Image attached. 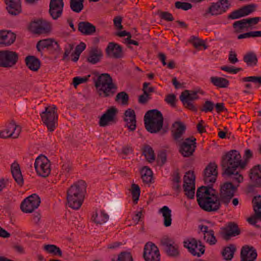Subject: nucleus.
<instances>
[{"label": "nucleus", "instance_id": "obj_29", "mask_svg": "<svg viewBox=\"0 0 261 261\" xmlns=\"http://www.w3.org/2000/svg\"><path fill=\"white\" fill-rule=\"evenodd\" d=\"M257 255L256 250L252 246L246 245L241 249V261H254L256 258Z\"/></svg>", "mask_w": 261, "mask_h": 261}, {"label": "nucleus", "instance_id": "obj_60", "mask_svg": "<svg viewBox=\"0 0 261 261\" xmlns=\"http://www.w3.org/2000/svg\"><path fill=\"white\" fill-rule=\"evenodd\" d=\"M73 47L74 45L72 44H69L67 46L65 47V52L63 57V60H65L68 58Z\"/></svg>", "mask_w": 261, "mask_h": 261}, {"label": "nucleus", "instance_id": "obj_33", "mask_svg": "<svg viewBox=\"0 0 261 261\" xmlns=\"http://www.w3.org/2000/svg\"><path fill=\"white\" fill-rule=\"evenodd\" d=\"M250 178L254 186L261 187V165H256L250 170Z\"/></svg>", "mask_w": 261, "mask_h": 261}, {"label": "nucleus", "instance_id": "obj_37", "mask_svg": "<svg viewBox=\"0 0 261 261\" xmlns=\"http://www.w3.org/2000/svg\"><path fill=\"white\" fill-rule=\"evenodd\" d=\"M2 36L1 46H8L14 43L16 39V35L10 31L4 30Z\"/></svg>", "mask_w": 261, "mask_h": 261}, {"label": "nucleus", "instance_id": "obj_28", "mask_svg": "<svg viewBox=\"0 0 261 261\" xmlns=\"http://www.w3.org/2000/svg\"><path fill=\"white\" fill-rule=\"evenodd\" d=\"M124 121L125 122V126L132 132L136 128V115L135 111L132 109H127L124 113Z\"/></svg>", "mask_w": 261, "mask_h": 261}, {"label": "nucleus", "instance_id": "obj_36", "mask_svg": "<svg viewBox=\"0 0 261 261\" xmlns=\"http://www.w3.org/2000/svg\"><path fill=\"white\" fill-rule=\"evenodd\" d=\"M25 62L27 66L31 70L37 71L40 67V61L39 59L33 56H29L25 58Z\"/></svg>", "mask_w": 261, "mask_h": 261}, {"label": "nucleus", "instance_id": "obj_25", "mask_svg": "<svg viewBox=\"0 0 261 261\" xmlns=\"http://www.w3.org/2000/svg\"><path fill=\"white\" fill-rule=\"evenodd\" d=\"M117 113L118 110L115 107H111L108 109L100 118L99 126L105 127L107 126L110 122L114 121Z\"/></svg>", "mask_w": 261, "mask_h": 261}, {"label": "nucleus", "instance_id": "obj_35", "mask_svg": "<svg viewBox=\"0 0 261 261\" xmlns=\"http://www.w3.org/2000/svg\"><path fill=\"white\" fill-rule=\"evenodd\" d=\"M11 171L15 181L20 186L23 184V178L21 174L19 165L17 162H14L11 166Z\"/></svg>", "mask_w": 261, "mask_h": 261}, {"label": "nucleus", "instance_id": "obj_41", "mask_svg": "<svg viewBox=\"0 0 261 261\" xmlns=\"http://www.w3.org/2000/svg\"><path fill=\"white\" fill-rule=\"evenodd\" d=\"M141 178L143 181L146 184H150L152 182V172L151 170L147 166L142 168L141 170Z\"/></svg>", "mask_w": 261, "mask_h": 261}, {"label": "nucleus", "instance_id": "obj_56", "mask_svg": "<svg viewBox=\"0 0 261 261\" xmlns=\"http://www.w3.org/2000/svg\"><path fill=\"white\" fill-rule=\"evenodd\" d=\"M191 42L195 48H198L202 46L204 47V49L207 48V46L204 44V41L198 38L193 37Z\"/></svg>", "mask_w": 261, "mask_h": 261}, {"label": "nucleus", "instance_id": "obj_39", "mask_svg": "<svg viewBox=\"0 0 261 261\" xmlns=\"http://www.w3.org/2000/svg\"><path fill=\"white\" fill-rule=\"evenodd\" d=\"M236 251V247L233 244H229L224 247L221 252L223 258L227 261L231 260L233 257L234 252Z\"/></svg>", "mask_w": 261, "mask_h": 261}, {"label": "nucleus", "instance_id": "obj_47", "mask_svg": "<svg viewBox=\"0 0 261 261\" xmlns=\"http://www.w3.org/2000/svg\"><path fill=\"white\" fill-rule=\"evenodd\" d=\"M131 193L134 202L137 203L140 195V189L138 185L133 184L132 185Z\"/></svg>", "mask_w": 261, "mask_h": 261}, {"label": "nucleus", "instance_id": "obj_42", "mask_svg": "<svg viewBox=\"0 0 261 261\" xmlns=\"http://www.w3.org/2000/svg\"><path fill=\"white\" fill-rule=\"evenodd\" d=\"M210 81L214 86L219 88H226L229 85V81L224 77L212 76Z\"/></svg>", "mask_w": 261, "mask_h": 261}, {"label": "nucleus", "instance_id": "obj_21", "mask_svg": "<svg viewBox=\"0 0 261 261\" xmlns=\"http://www.w3.org/2000/svg\"><path fill=\"white\" fill-rule=\"evenodd\" d=\"M30 29L34 34H46L51 31V23L45 20L39 19L32 22Z\"/></svg>", "mask_w": 261, "mask_h": 261}, {"label": "nucleus", "instance_id": "obj_53", "mask_svg": "<svg viewBox=\"0 0 261 261\" xmlns=\"http://www.w3.org/2000/svg\"><path fill=\"white\" fill-rule=\"evenodd\" d=\"M167 161V154L165 151H162L158 154L157 163L160 166H163Z\"/></svg>", "mask_w": 261, "mask_h": 261}, {"label": "nucleus", "instance_id": "obj_50", "mask_svg": "<svg viewBox=\"0 0 261 261\" xmlns=\"http://www.w3.org/2000/svg\"><path fill=\"white\" fill-rule=\"evenodd\" d=\"M215 105L213 102L210 100H206L204 103L202 107L200 109L201 111L207 113L212 112L214 108Z\"/></svg>", "mask_w": 261, "mask_h": 261}, {"label": "nucleus", "instance_id": "obj_11", "mask_svg": "<svg viewBox=\"0 0 261 261\" xmlns=\"http://www.w3.org/2000/svg\"><path fill=\"white\" fill-rule=\"evenodd\" d=\"M196 139L193 137L186 138L179 144V152L184 157H190L193 154L196 148Z\"/></svg>", "mask_w": 261, "mask_h": 261}, {"label": "nucleus", "instance_id": "obj_26", "mask_svg": "<svg viewBox=\"0 0 261 261\" xmlns=\"http://www.w3.org/2000/svg\"><path fill=\"white\" fill-rule=\"evenodd\" d=\"M106 53L108 57L115 59H119L123 57L122 47L113 42L109 43L106 48Z\"/></svg>", "mask_w": 261, "mask_h": 261}, {"label": "nucleus", "instance_id": "obj_3", "mask_svg": "<svg viewBox=\"0 0 261 261\" xmlns=\"http://www.w3.org/2000/svg\"><path fill=\"white\" fill-rule=\"evenodd\" d=\"M86 184L83 180L71 185L67 191V201L68 206L74 210H79L82 206L86 192Z\"/></svg>", "mask_w": 261, "mask_h": 261}, {"label": "nucleus", "instance_id": "obj_44", "mask_svg": "<svg viewBox=\"0 0 261 261\" xmlns=\"http://www.w3.org/2000/svg\"><path fill=\"white\" fill-rule=\"evenodd\" d=\"M84 0H70V7L74 12L80 13L84 9Z\"/></svg>", "mask_w": 261, "mask_h": 261}, {"label": "nucleus", "instance_id": "obj_13", "mask_svg": "<svg viewBox=\"0 0 261 261\" xmlns=\"http://www.w3.org/2000/svg\"><path fill=\"white\" fill-rule=\"evenodd\" d=\"M195 176L193 171L187 172L184 177L183 188L185 194L189 199H193L195 195Z\"/></svg>", "mask_w": 261, "mask_h": 261}, {"label": "nucleus", "instance_id": "obj_16", "mask_svg": "<svg viewBox=\"0 0 261 261\" xmlns=\"http://www.w3.org/2000/svg\"><path fill=\"white\" fill-rule=\"evenodd\" d=\"M184 246L193 256L200 257L205 252V246L202 245L200 241H197L194 238H191L185 241Z\"/></svg>", "mask_w": 261, "mask_h": 261}, {"label": "nucleus", "instance_id": "obj_24", "mask_svg": "<svg viewBox=\"0 0 261 261\" xmlns=\"http://www.w3.org/2000/svg\"><path fill=\"white\" fill-rule=\"evenodd\" d=\"M20 132V127L17 125L14 120H12L6 129L0 130V137L4 139L9 137L15 139L18 138Z\"/></svg>", "mask_w": 261, "mask_h": 261}, {"label": "nucleus", "instance_id": "obj_48", "mask_svg": "<svg viewBox=\"0 0 261 261\" xmlns=\"http://www.w3.org/2000/svg\"><path fill=\"white\" fill-rule=\"evenodd\" d=\"M204 239L209 244L213 245L216 244L217 240L214 235V231L212 229H210L207 233L204 235Z\"/></svg>", "mask_w": 261, "mask_h": 261}, {"label": "nucleus", "instance_id": "obj_5", "mask_svg": "<svg viewBox=\"0 0 261 261\" xmlns=\"http://www.w3.org/2000/svg\"><path fill=\"white\" fill-rule=\"evenodd\" d=\"M145 127L151 133L159 132L163 128L164 118L162 113L157 109L149 110L144 117Z\"/></svg>", "mask_w": 261, "mask_h": 261}, {"label": "nucleus", "instance_id": "obj_63", "mask_svg": "<svg viewBox=\"0 0 261 261\" xmlns=\"http://www.w3.org/2000/svg\"><path fill=\"white\" fill-rule=\"evenodd\" d=\"M114 25L118 29L121 30L123 26L121 24L122 18L120 16L115 17L113 20Z\"/></svg>", "mask_w": 261, "mask_h": 261}, {"label": "nucleus", "instance_id": "obj_4", "mask_svg": "<svg viewBox=\"0 0 261 261\" xmlns=\"http://www.w3.org/2000/svg\"><path fill=\"white\" fill-rule=\"evenodd\" d=\"M95 87L98 95L101 97H112L117 90V85L113 82V80L108 73H102L94 79Z\"/></svg>", "mask_w": 261, "mask_h": 261}, {"label": "nucleus", "instance_id": "obj_30", "mask_svg": "<svg viewBox=\"0 0 261 261\" xmlns=\"http://www.w3.org/2000/svg\"><path fill=\"white\" fill-rule=\"evenodd\" d=\"M6 10L11 15L16 16L21 12V5L20 0H4Z\"/></svg>", "mask_w": 261, "mask_h": 261}, {"label": "nucleus", "instance_id": "obj_40", "mask_svg": "<svg viewBox=\"0 0 261 261\" xmlns=\"http://www.w3.org/2000/svg\"><path fill=\"white\" fill-rule=\"evenodd\" d=\"M164 218V225L165 227L171 226L172 223L171 210L167 206H164L160 210Z\"/></svg>", "mask_w": 261, "mask_h": 261}, {"label": "nucleus", "instance_id": "obj_14", "mask_svg": "<svg viewBox=\"0 0 261 261\" xmlns=\"http://www.w3.org/2000/svg\"><path fill=\"white\" fill-rule=\"evenodd\" d=\"M40 202V198L38 195L33 194L23 200L21 203L20 208L22 212L31 213L38 208Z\"/></svg>", "mask_w": 261, "mask_h": 261}, {"label": "nucleus", "instance_id": "obj_59", "mask_svg": "<svg viewBox=\"0 0 261 261\" xmlns=\"http://www.w3.org/2000/svg\"><path fill=\"white\" fill-rule=\"evenodd\" d=\"M228 61L231 64H235L238 62L239 60L237 57V54L234 51L230 50L228 56Z\"/></svg>", "mask_w": 261, "mask_h": 261}, {"label": "nucleus", "instance_id": "obj_34", "mask_svg": "<svg viewBox=\"0 0 261 261\" xmlns=\"http://www.w3.org/2000/svg\"><path fill=\"white\" fill-rule=\"evenodd\" d=\"M78 31L85 35H92L96 31L95 27L88 21H81L78 24Z\"/></svg>", "mask_w": 261, "mask_h": 261}, {"label": "nucleus", "instance_id": "obj_1", "mask_svg": "<svg viewBox=\"0 0 261 261\" xmlns=\"http://www.w3.org/2000/svg\"><path fill=\"white\" fill-rule=\"evenodd\" d=\"M245 166L246 163L242 161L240 153L236 150H231L222 157L223 175L236 181L238 183L243 181V177L236 170L239 167L243 169Z\"/></svg>", "mask_w": 261, "mask_h": 261}, {"label": "nucleus", "instance_id": "obj_23", "mask_svg": "<svg viewBox=\"0 0 261 261\" xmlns=\"http://www.w3.org/2000/svg\"><path fill=\"white\" fill-rule=\"evenodd\" d=\"M164 251L170 256H176L179 254L178 246L171 239L164 237L161 240Z\"/></svg>", "mask_w": 261, "mask_h": 261}, {"label": "nucleus", "instance_id": "obj_12", "mask_svg": "<svg viewBox=\"0 0 261 261\" xmlns=\"http://www.w3.org/2000/svg\"><path fill=\"white\" fill-rule=\"evenodd\" d=\"M259 21H261L260 17L244 18L236 21L232 24L234 32L240 33L245 30H248L250 28L257 24Z\"/></svg>", "mask_w": 261, "mask_h": 261}, {"label": "nucleus", "instance_id": "obj_52", "mask_svg": "<svg viewBox=\"0 0 261 261\" xmlns=\"http://www.w3.org/2000/svg\"><path fill=\"white\" fill-rule=\"evenodd\" d=\"M175 7L177 9H181L184 10H188L190 9L192 7V5L191 4L187 2H176L175 3Z\"/></svg>", "mask_w": 261, "mask_h": 261}, {"label": "nucleus", "instance_id": "obj_31", "mask_svg": "<svg viewBox=\"0 0 261 261\" xmlns=\"http://www.w3.org/2000/svg\"><path fill=\"white\" fill-rule=\"evenodd\" d=\"M103 57V53L98 47H93L91 48L87 58V61L91 64H96L99 62Z\"/></svg>", "mask_w": 261, "mask_h": 261}, {"label": "nucleus", "instance_id": "obj_38", "mask_svg": "<svg viewBox=\"0 0 261 261\" xmlns=\"http://www.w3.org/2000/svg\"><path fill=\"white\" fill-rule=\"evenodd\" d=\"M243 61L248 66H255L257 65L258 59L255 53L248 51L244 56Z\"/></svg>", "mask_w": 261, "mask_h": 261}, {"label": "nucleus", "instance_id": "obj_46", "mask_svg": "<svg viewBox=\"0 0 261 261\" xmlns=\"http://www.w3.org/2000/svg\"><path fill=\"white\" fill-rule=\"evenodd\" d=\"M252 202L253 203V210L255 214L257 216H261V196L258 195L254 197Z\"/></svg>", "mask_w": 261, "mask_h": 261}, {"label": "nucleus", "instance_id": "obj_15", "mask_svg": "<svg viewBox=\"0 0 261 261\" xmlns=\"http://www.w3.org/2000/svg\"><path fill=\"white\" fill-rule=\"evenodd\" d=\"M197 93V91H196L186 90L181 93L179 96V99L183 105L186 108L194 112H196L197 109L192 101L199 98Z\"/></svg>", "mask_w": 261, "mask_h": 261}, {"label": "nucleus", "instance_id": "obj_55", "mask_svg": "<svg viewBox=\"0 0 261 261\" xmlns=\"http://www.w3.org/2000/svg\"><path fill=\"white\" fill-rule=\"evenodd\" d=\"M220 68L223 71L233 74H237L238 72L242 70L241 68H233V66H221Z\"/></svg>", "mask_w": 261, "mask_h": 261}, {"label": "nucleus", "instance_id": "obj_27", "mask_svg": "<svg viewBox=\"0 0 261 261\" xmlns=\"http://www.w3.org/2000/svg\"><path fill=\"white\" fill-rule=\"evenodd\" d=\"M172 127L174 129L172 130V136L173 140L177 143L183 140L182 136L185 133L186 126L184 123L181 121H175L173 124Z\"/></svg>", "mask_w": 261, "mask_h": 261}, {"label": "nucleus", "instance_id": "obj_19", "mask_svg": "<svg viewBox=\"0 0 261 261\" xmlns=\"http://www.w3.org/2000/svg\"><path fill=\"white\" fill-rule=\"evenodd\" d=\"M218 166L215 162L210 163L203 171V180L205 184L212 185L215 182L217 176Z\"/></svg>", "mask_w": 261, "mask_h": 261}, {"label": "nucleus", "instance_id": "obj_54", "mask_svg": "<svg viewBox=\"0 0 261 261\" xmlns=\"http://www.w3.org/2000/svg\"><path fill=\"white\" fill-rule=\"evenodd\" d=\"M165 101L172 107H175L176 106V96L174 94H168L165 99Z\"/></svg>", "mask_w": 261, "mask_h": 261}, {"label": "nucleus", "instance_id": "obj_18", "mask_svg": "<svg viewBox=\"0 0 261 261\" xmlns=\"http://www.w3.org/2000/svg\"><path fill=\"white\" fill-rule=\"evenodd\" d=\"M143 257L146 261H160V254L157 246L151 242L147 243L144 248Z\"/></svg>", "mask_w": 261, "mask_h": 261}, {"label": "nucleus", "instance_id": "obj_17", "mask_svg": "<svg viewBox=\"0 0 261 261\" xmlns=\"http://www.w3.org/2000/svg\"><path fill=\"white\" fill-rule=\"evenodd\" d=\"M257 7L255 4H248L231 12L227 16L228 19H237L245 17L255 12Z\"/></svg>", "mask_w": 261, "mask_h": 261}, {"label": "nucleus", "instance_id": "obj_64", "mask_svg": "<svg viewBox=\"0 0 261 261\" xmlns=\"http://www.w3.org/2000/svg\"><path fill=\"white\" fill-rule=\"evenodd\" d=\"M71 170V165L69 163H66L62 165V171L66 175L68 174Z\"/></svg>", "mask_w": 261, "mask_h": 261}, {"label": "nucleus", "instance_id": "obj_9", "mask_svg": "<svg viewBox=\"0 0 261 261\" xmlns=\"http://www.w3.org/2000/svg\"><path fill=\"white\" fill-rule=\"evenodd\" d=\"M18 61V54L14 51L3 50L0 51V67L11 68Z\"/></svg>", "mask_w": 261, "mask_h": 261}, {"label": "nucleus", "instance_id": "obj_7", "mask_svg": "<svg viewBox=\"0 0 261 261\" xmlns=\"http://www.w3.org/2000/svg\"><path fill=\"white\" fill-rule=\"evenodd\" d=\"M232 182L227 181L220 186V191L219 198L221 200V203L225 205H228L231 199L237 191L240 183L232 179Z\"/></svg>", "mask_w": 261, "mask_h": 261}, {"label": "nucleus", "instance_id": "obj_57", "mask_svg": "<svg viewBox=\"0 0 261 261\" xmlns=\"http://www.w3.org/2000/svg\"><path fill=\"white\" fill-rule=\"evenodd\" d=\"M159 15L161 19L167 21H172L174 20L172 14L168 12H161Z\"/></svg>", "mask_w": 261, "mask_h": 261}, {"label": "nucleus", "instance_id": "obj_58", "mask_svg": "<svg viewBox=\"0 0 261 261\" xmlns=\"http://www.w3.org/2000/svg\"><path fill=\"white\" fill-rule=\"evenodd\" d=\"M100 217L101 219L96 220V222L99 223L100 224L106 223L109 219V216L107 213L104 210H102L100 212Z\"/></svg>", "mask_w": 261, "mask_h": 261}, {"label": "nucleus", "instance_id": "obj_10", "mask_svg": "<svg viewBox=\"0 0 261 261\" xmlns=\"http://www.w3.org/2000/svg\"><path fill=\"white\" fill-rule=\"evenodd\" d=\"M231 7L229 0H218L216 3H212L205 11L204 16L210 14L212 16H217L225 13Z\"/></svg>", "mask_w": 261, "mask_h": 261}, {"label": "nucleus", "instance_id": "obj_45", "mask_svg": "<svg viewBox=\"0 0 261 261\" xmlns=\"http://www.w3.org/2000/svg\"><path fill=\"white\" fill-rule=\"evenodd\" d=\"M115 100L117 103H120L122 105L126 106L128 104V95L124 91L120 92L116 95Z\"/></svg>", "mask_w": 261, "mask_h": 261}, {"label": "nucleus", "instance_id": "obj_8", "mask_svg": "<svg viewBox=\"0 0 261 261\" xmlns=\"http://www.w3.org/2000/svg\"><path fill=\"white\" fill-rule=\"evenodd\" d=\"M34 167L37 174L43 177H47L50 173V163L44 155H39L34 162Z\"/></svg>", "mask_w": 261, "mask_h": 261}, {"label": "nucleus", "instance_id": "obj_43", "mask_svg": "<svg viewBox=\"0 0 261 261\" xmlns=\"http://www.w3.org/2000/svg\"><path fill=\"white\" fill-rule=\"evenodd\" d=\"M143 154L146 160L149 163H152L155 160V154L152 148L148 145H145L143 149Z\"/></svg>", "mask_w": 261, "mask_h": 261}, {"label": "nucleus", "instance_id": "obj_49", "mask_svg": "<svg viewBox=\"0 0 261 261\" xmlns=\"http://www.w3.org/2000/svg\"><path fill=\"white\" fill-rule=\"evenodd\" d=\"M113 261H133V256L129 252L123 251L118 254L117 259Z\"/></svg>", "mask_w": 261, "mask_h": 261}, {"label": "nucleus", "instance_id": "obj_32", "mask_svg": "<svg viewBox=\"0 0 261 261\" xmlns=\"http://www.w3.org/2000/svg\"><path fill=\"white\" fill-rule=\"evenodd\" d=\"M50 47L54 48L56 50H58L60 48L58 42L51 38L41 40L37 42L36 45L37 49L39 52L45 48H49Z\"/></svg>", "mask_w": 261, "mask_h": 261}, {"label": "nucleus", "instance_id": "obj_51", "mask_svg": "<svg viewBox=\"0 0 261 261\" xmlns=\"http://www.w3.org/2000/svg\"><path fill=\"white\" fill-rule=\"evenodd\" d=\"M90 75H88L87 76L80 77V76H76L73 79V84L74 87H76L79 85L87 82L89 78L90 77Z\"/></svg>", "mask_w": 261, "mask_h": 261}, {"label": "nucleus", "instance_id": "obj_62", "mask_svg": "<svg viewBox=\"0 0 261 261\" xmlns=\"http://www.w3.org/2000/svg\"><path fill=\"white\" fill-rule=\"evenodd\" d=\"M86 47V44L83 42H81L75 47L74 52L81 55V54L85 49Z\"/></svg>", "mask_w": 261, "mask_h": 261}, {"label": "nucleus", "instance_id": "obj_6", "mask_svg": "<svg viewBox=\"0 0 261 261\" xmlns=\"http://www.w3.org/2000/svg\"><path fill=\"white\" fill-rule=\"evenodd\" d=\"M40 116L48 130L50 132L54 131L58 125V115L57 107L52 105L45 107V111L40 114Z\"/></svg>", "mask_w": 261, "mask_h": 261}, {"label": "nucleus", "instance_id": "obj_2", "mask_svg": "<svg viewBox=\"0 0 261 261\" xmlns=\"http://www.w3.org/2000/svg\"><path fill=\"white\" fill-rule=\"evenodd\" d=\"M215 192L210 185L201 186L197 189V201L202 210L207 212H216L220 208L221 200Z\"/></svg>", "mask_w": 261, "mask_h": 261}, {"label": "nucleus", "instance_id": "obj_20", "mask_svg": "<svg viewBox=\"0 0 261 261\" xmlns=\"http://www.w3.org/2000/svg\"><path fill=\"white\" fill-rule=\"evenodd\" d=\"M241 231L237 224L234 222H229L225 227L221 228L220 233L222 238L228 241L232 237H236L240 234Z\"/></svg>", "mask_w": 261, "mask_h": 261}, {"label": "nucleus", "instance_id": "obj_61", "mask_svg": "<svg viewBox=\"0 0 261 261\" xmlns=\"http://www.w3.org/2000/svg\"><path fill=\"white\" fill-rule=\"evenodd\" d=\"M253 157V153L252 151L249 149H246L245 150L244 155L243 156L244 161L246 164L247 163L248 161Z\"/></svg>", "mask_w": 261, "mask_h": 261}, {"label": "nucleus", "instance_id": "obj_22", "mask_svg": "<svg viewBox=\"0 0 261 261\" xmlns=\"http://www.w3.org/2000/svg\"><path fill=\"white\" fill-rule=\"evenodd\" d=\"M64 6L63 0H50L48 12L54 20H57L62 16Z\"/></svg>", "mask_w": 261, "mask_h": 261}]
</instances>
